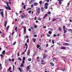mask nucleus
<instances>
[{"label": "nucleus", "instance_id": "obj_49", "mask_svg": "<svg viewBox=\"0 0 72 72\" xmlns=\"http://www.w3.org/2000/svg\"><path fill=\"white\" fill-rule=\"evenodd\" d=\"M28 13H31V11L30 10L29 11Z\"/></svg>", "mask_w": 72, "mask_h": 72}, {"label": "nucleus", "instance_id": "obj_59", "mask_svg": "<svg viewBox=\"0 0 72 72\" xmlns=\"http://www.w3.org/2000/svg\"><path fill=\"white\" fill-rule=\"evenodd\" d=\"M49 45V44H47L46 45V47H48V46Z\"/></svg>", "mask_w": 72, "mask_h": 72}, {"label": "nucleus", "instance_id": "obj_46", "mask_svg": "<svg viewBox=\"0 0 72 72\" xmlns=\"http://www.w3.org/2000/svg\"><path fill=\"white\" fill-rule=\"evenodd\" d=\"M41 64H45V62H42V63H41Z\"/></svg>", "mask_w": 72, "mask_h": 72}, {"label": "nucleus", "instance_id": "obj_39", "mask_svg": "<svg viewBox=\"0 0 72 72\" xmlns=\"http://www.w3.org/2000/svg\"><path fill=\"white\" fill-rule=\"evenodd\" d=\"M32 3H33L35 1V0H31Z\"/></svg>", "mask_w": 72, "mask_h": 72}, {"label": "nucleus", "instance_id": "obj_32", "mask_svg": "<svg viewBox=\"0 0 72 72\" xmlns=\"http://www.w3.org/2000/svg\"><path fill=\"white\" fill-rule=\"evenodd\" d=\"M23 60H25V59H26V58H25V57H23Z\"/></svg>", "mask_w": 72, "mask_h": 72}, {"label": "nucleus", "instance_id": "obj_56", "mask_svg": "<svg viewBox=\"0 0 72 72\" xmlns=\"http://www.w3.org/2000/svg\"><path fill=\"white\" fill-rule=\"evenodd\" d=\"M53 36H54V37H55L57 36V35L55 34H54Z\"/></svg>", "mask_w": 72, "mask_h": 72}, {"label": "nucleus", "instance_id": "obj_17", "mask_svg": "<svg viewBox=\"0 0 72 72\" xmlns=\"http://www.w3.org/2000/svg\"><path fill=\"white\" fill-rule=\"evenodd\" d=\"M50 64L52 66H54V64L52 62H51Z\"/></svg>", "mask_w": 72, "mask_h": 72}, {"label": "nucleus", "instance_id": "obj_12", "mask_svg": "<svg viewBox=\"0 0 72 72\" xmlns=\"http://www.w3.org/2000/svg\"><path fill=\"white\" fill-rule=\"evenodd\" d=\"M40 9L42 12H44V8L43 7H41L40 8Z\"/></svg>", "mask_w": 72, "mask_h": 72}, {"label": "nucleus", "instance_id": "obj_5", "mask_svg": "<svg viewBox=\"0 0 72 72\" xmlns=\"http://www.w3.org/2000/svg\"><path fill=\"white\" fill-rule=\"evenodd\" d=\"M63 0H58V1H59V5H61L62 4V1H63Z\"/></svg>", "mask_w": 72, "mask_h": 72}, {"label": "nucleus", "instance_id": "obj_11", "mask_svg": "<svg viewBox=\"0 0 72 72\" xmlns=\"http://www.w3.org/2000/svg\"><path fill=\"white\" fill-rule=\"evenodd\" d=\"M65 45H66V46H69V45H70V44L66 43H65Z\"/></svg>", "mask_w": 72, "mask_h": 72}, {"label": "nucleus", "instance_id": "obj_61", "mask_svg": "<svg viewBox=\"0 0 72 72\" xmlns=\"http://www.w3.org/2000/svg\"><path fill=\"white\" fill-rule=\"evenodd\" d=\"M33 4H32L31 5V8H33Z\"/></svg>", "mask_w": 72, "mask_h": 72}, {"label": "nucleus", "instance_id": "obj_58", "mask_svg": "<svg viewBox=\"0 0 72 72\" xmlns=\"http://www.w3.org/2000/svg\"><path fill=\"white\" fill-rule=\"evenodd\" d=\"M7 21H6L5 22V25H6V24H7Z\"/></svg>", "mask_w": 72, "mask_h": 72}, {"label": "nucleus", "instance_id": "obj_15", "mask_svg": "<svg viewBox=\"0 0 72 72\" xmlns=\"http://www.w3.org/2000/svg\"><path fill=\"white\" fill-rule=\"evenodd\" d=\"M38 5V3H34V6H37Z\"/></svg>", "mask_w": 72, "mask_h": 72}, {"label": "nucleus", "instance_id": "obj_42", "mask_svg": "<svg viewBox=\"0 0 72 72\" xmlns=\"http://www.w3.org/2000/svg\"><path fill=\"white\" fill-rule=\"evenodd\" d=\"M66 28V27H65V26H63V29L64 30H65V28Z\"/></svg>", "mask_w": 72, "mask_h": 72}, {"label": "nucleus", "instance_id": "obj_31", "mask_svg": "<svg viewBox=\"0 0 72 72\" xmlns=\"http://www.w3.org/2000/svg\"><path fill=\"white\" fill-rule=\"evenodd\" d=\"M52 44H54V40H52Z\"/></svg>", "mask_w": 72, "mask_h": 72}, {"label": "nucleus", "instance_id": "obj_34", "mask_svg": "<svg viewBox=\"0 0 72 72\" xmlns=\"http://www.w3.org/2000/svg\"><path fill=\"white\" fill-rule=\"evenodd\" d=\"M18 60H21V61L22 60V59L19 57V58H18Z\"/></svg>", "mask_w": 72, "mask_h": 72}, {"label": "nucleus", "instance_id": "obj_9", "mask_svg": "<svg viewBox=\"0 0 72 72\" xmlns=\"http://www.w3.org/2000/svg\"><path fill=\"white\" fill-rule=\"evenodd\" d=\"M23 28H24V32L26 33V27L25 26H23Z\"/></svg>", "mask_w": 72, "mask_h": 72}, {"label": "nucleus", "instance_id": "obj_41", "mask_svg": "<svg viewBox=\"0 0 72 72\" xmlns=\"http://www.w3.org/2000/svg\"><path fill=\"white\" fill-rule=\"evenodd\" d=\"M37 48H39V47H40V45H39V44H37Z\"/></svg>", "mask_w": 72, "mask_h": 72}, {"label": "nucleus", "instance_id": "obj_21", "mask_svg": "<svg viewBox=\"0 0 72 72\" xmlns=\"http://www.w3.org/2000/svg\"><path fill=\"white\" fill-rule=\"evenodd\" d=\"M48 5H49V4H48V3H45V6H48Z\"/></svg>", "mask_w": 72, "mask_h": 72}, {"label": "nucleus", "instance_id": "obj_48", "mask_svg": "<svg viewBox=\"0 0 72 72\" xmlns=\"http://www.w3.org/2000/svg\"><path fill=\"white\" fill-rule=\"evenodd\" d=\"M59 36H60V34H58L57 35V37H59Z\"/></svg>", "mask_w": 72, "mask_h": 72}, {"label": "nucleus", "instance_id": "obj_38", "mask_svg": "<svg viewBox=\"0 0 72 72\" xmlns=\"http://www.w3.org/2000/svg\"><path fill=\"white\" fill-rule=\"evenodd\" d=\"M24 9H26V5H25L23 7Z\"/></svg>", "mask_w": 72, "mask_h": 72}, {"label": "nucleus", "instance_id": "obj_4", "mask_svg": "<svg viewBox=\"0 0 72 72\" xmlns=\"http://www.w3.org/2000/svg\"><path fill=\"white\" fill-rule=\"evenodd\" d=\"M30 51H31V50H30V49H28V51L27 53V55H29L30 53Z\"/></svg>", "mask_w": 72, "mask_h": 72}, {"label": "nucleus", "instance_id": "obj_26", "mask_svg": "<svg viewBox=\"0 0 72 72\" xmlns=\"http://www.w3.org/2000/svg\"><path fill=\"white\" fill-rule=\"evenodd\" d=\"M17 27L16 26L15 29L16 31V32H17Z\"/></svg>", "mask_w": 72, "mask_h": 72}, {"label": "nucleus", "instance_id": "obj_37", "mask_svg": "<svg viewBox=\"0 0 72 72\" xmlns=\"http://www.w3.org/2000/svg\"><path fill=\"white\" fill-rule=\"evenodd\" d=\"M27 42L29 43V39H28L27 40Z\"/></svg>", "mask_w": 72, "mask_h": 72}, {"label": "nucleus", "instance_id": "obj_36", "mask_svg": "<svg viewBox=\"0 0 72 72\" xmlns=\"http://www.w3.org/2000/svg\"><path fill=\"white\" fill-rule=\"evenodd\" d=\"M21 17V18L22 19H24V17L23 16H22Z\"/></svg>", "mask_w": 72, "mask_h": 72}, {"label": "nucleus", "instance_id": "obj_14", "mask_svg": "<svg viewBox=\"0 0 72 72\" xmlns=\"http://www.w3.org/2000/svg\"><path fill=\"white\" fill-rule=\"evenodd\" d=\"M2 64H0V69H3V67L2 66Z\"/></svg>", "mask_w": 72, "mask_h": 72}, {"label": "nucleus", "instance_id": "obj_54", "mask_svg": "<svg viewBox=\"0 0 72 72\" xmlns=\"http://www.w3.org/2000/svg\"><path fill=\"white\" fill-rule=\"evenodd\" d=\"M41 62H44V60H41Z\"/></svg>", "mask_w": 72, "mask_h": 72}, {"label": "nucleus", "instance_id": "obj_51", "mask_svg": "<svg viewBox=\"0 0 72 72\" xmlns=\"http://www.w3.org/2000/svg\"><path fill=\"white\" fill-rule=\"evenodd\" d=\"M65 70H66V69H64L63 70H61V71H62L63 72H64V71H65Z\"/></svg>", "mask_w": 72, "mask_h": 72}, {"label": "nucleus", "instance_id": "obj_27", "mask_svg": "<svg viewBox=\"0 0 72 72\" xmlns=\"http://www.w3.org/2000/svg\"><path fill=\"white\" fill-rule=\"evenodd\" d=\"M20 67H24V65H23V64H22L21 65V66Z\"/></svg>", "mask_w": 72, "mask_h": 72}, {"label": "nucleus", "instance_id": "obj_20", "mask_svg": "<svg viewBox=\"0 0 72 72\" xmlns=\"http://www.w3.org/2000/svg\"><path fill=\"white\" fill-rule=\"evenodd\" d=\"M48 6H44V9H48Z\"/></svg>", "mask_w": 72, "mask_h": 72}, {"label": "nucleus", "instance_id": "obj_29", "mask_svg": "<svg viewBox=\"0 0 72 72\" xmlns=\"http://www.w3.org/2000/svg\"><path fill=\"white\" fill-rule=\"evenodd\" d=\"M58 30H59V31H60V32H61V30H62V29H61V28H59Z\"/></svg>", "mask_w": 72, "mask_h": 72}, {"label": "nucleus", "instance_id": "obj_63", "mask_svg": "<svg viewBox=\"0 0 72 72\" xmlns=\"http://www.w3.org/2000/svg\"><path fill=\"white\" fill-rule=\"evenodd\" d=\"M26 38H28V35H27L26 36Z\"/></svg>", "mask_w": 72, "mask_h": 72}, {"label": "nucleus", "instance_id": "obj_13", "mask_svg": "<svg viewBox=\"0 0 72 72\" xmlns=\"http://www.w3.org/2000/svg\"><path fill=\"white\" fill-rule=\"evenodd\" d=\"M18 69H19L20 72H22V69L21 68H18Z\"/></svg>", "mask_w": 72, "mask_h": 72}, {"label": "nucleus", "instance_id": "obj_30", "mask_svg": "<svg viewBox=\"0 0 72 72\" xmlns=\"http://www.w3.org/2000/svg\"><path fill=\"white\" fill-rule=\"evenodd\" d=\"M48 33L49 34H51V33H52V32H51L50 31H49L48 32Z\"/></svg>", "mask_w": 72, "mask_h": 72}, {"label": "nucleus", "instance_id": "obj_64", "mask_svg": "<svg viewBox=\"0 0 72 72\" xmlns=\"http://www.w3.org/2000/svg\"><path fill=\"white\" fill-rule=\"evenodd\" d=\"M34 36L35 37H37V35H35Z\"/></svg>", "mask_w": 72, "mask_h": 72}, {"label": "nucleus", "instance_id": "obj_28", "mask_svg": "<svg viewBox=\"0 0 72 72\" xmlns=\"http://www.w3.org/2000/svg\"><path fill=\"white\" fill-rule=\"evenodd\" d=\"M28 61H31V58H29L28 59Z\"/></svg>", "mask_w": 72, "mask_h": 72}, {"label": "nucleus", "instance_id": "obj_19", "mask_svg": "<svg viewBox=\"0 0 72 72\" xmlns=\"http://www.w3.org/2000/svg\"><path fill=\"white\" fill-rule=\"evenodd\" d=\"M47 15H48L47 14H45L44 16L43 17V19H45V18H46V17L47 16Z\"/></svg>", "mask_w": 72, "mask_h": 72}, {"label": "nucleus", "instance_id": "obj_6", "mask_svg": "<svg viewBox=\"0 0 72 72\" xmlns=\"http://www.w3.org/2000/svg\"><path fill=\"white\" fill-rule=\"evenodd\" d=\"M1 14V15L2 17L3 18H4V12L3 11L1 12H0Z\"/></svg>", "mask_w": 72, "mask_h": 72}, {"label": "nucleus", "instance_id": "obj_35", "mask_svg": "<svg viewBox=\"0 0 72 72\" xmlns=\"http://www.w3.org/2000/svg\"><path fill=\"white\" fill-rule=\"evenodd\" d=\"M15 44H16V42H15L13 44V45H15Z\"/></svg>", "mask_w": 72, "mask_h": 72}, {"label": "nucleus", "instance_id": "obj_10", "mask_svg": "<svg viewBox=\"0 0 72 72\" xmlns=\"http://www.w3.org/2000/svg\"><path fill=\"white\" fill-rule=\"evenodd\" d=\"M30 66H29L26 67V69L28 70H29V69H30Z\"/></svg>", "mask_w": 72, "mask_h": 72}, {"label": "nucleus", "instance_id": "obj_3", "mask_svg": "<svg viewBox=\"0 0 72 72\" xmlns=\"http://www.w3.org/2000/svg\"><path fill=\"white\" fill-rule=\"evenodd\" d=\"M25 46H26V50L25 51V52H26L27 51V48H28V45H27V42H26L25 44Z\"/></svg>", "mask_w": 72, "mask_h": 72}, {"label": "nucleus", "instance_id": "obj_47", "mask_svg": "<svg viewBox=\"0 0 72 72\" xmlns=\"http://www.w3.org/2000/svg\"><path fill=\"white\" fill-rule=\"evenodd\" d=\"M15 33L14 32H13L12 33V35H13Z\"/></svg>", "mask_w": 72, "mask_h": 72}, {"label": "nucleus", "instance_id": "obj_57", "mask_svg": "<svg viewBox=\"0 0 72 72\" xmlns=\"http://www.w3.org/2000/svg\"><path fill=\"white\" fill-rule=\"evenodd\" d=\"M47 36L48 37H50V35L49 34H47Z\"/></svg>", "mask_w": 72, "mask_h": 72}, {"label": "nucleus", "instance_id": "obj_52", "mask_svg": "<svg viewBox=\"0 0 72 72\" xmlns=\"http://www.w3.org/2000/svg\"><path fill=\"white\" fill-rule=\"evenodd\" d=\"M46 1L47 3H49V0H46Z\"/></svg>", "mask_w": 72, "mask_h": 72}, {"label": "nucleus", "instance_id": "obj_7", "mask_svg": "<svg viewBox=\"0 0 72 72\" xmlns=\"http://www.w3.org/2000/svg\"><path fill=\"white\" fill-rule=\"evenodd\" d=\"M61 49H62L63 50H65V49H66V47L63 46L61 48Z\"/></svg>", "mask_w": 72, "mask_h": 72}, {"label": "nucleus", "instance_id": "obj_33", "mask_svg": "<svg viewBox=\"0 0 72 72\" xmlns=\"http://www.w3.org/2000/svg\"><path fill=\"white\" fill-rule=\"evenodd\" d=\"M56 21V19H53L52 20V21Z\"/></svg>", "mask_w": 72, "mask_h": 72}, {"label": "nucleus", "instance_id": "obj_8", "mask_svg": "<svg viewBox=\"0 0 72 72\" xmlns=\"http://www.w3.org/2000/svg\"><path fill=\"white\" fill-rule=\"evenodd\" d=\"M11 69H12V67L10 66L9 68L7 69V71H10Z\"/></svg>", "mask_w": 72, "mask_h": 72}, {"label": "nucleus", "instance_id": "obj_16", "mask_svg": "<svg viewBox=\"0 0 72 72\" xmlns=\"http://www.w3.org/2000/svg\"><path fill=\"white\" fill-rule=\"evenodd\" d=\"M5 50H4L2 52V54H3V55H5Z\"/></svg>", "mask_w": 72, "mask_h": 72}, {"label": "nucleus", "instance_id": "obj_50", "mask_svg": "<svg viewBox=\"0 0 72 72\" xmlns=\"http://www.w3.org/2000/svg\"><path fill=\"white\" fill-rule=\"evenodd\" d=\"M53 61H54V60H55V59H56V58H55V57H54L53 58Z\"/></svg>", "mask_w": 72, "mask_h": 72}, {"label": "nucleus", "instance_id": "obj_2", "mask_svg": "<svg viewBox=\"0 0 72 72\" xmlns=\"http://www.w3.org/2000/svg\"><path fill=\"white\" fill-rule=\"evenodd\" d=\"M40 12V8H38V9L37 10V13L36 14V15H39V14Z\"/></svg>", "mask_w": 72, "mask_h": 72}, {"label": "nucleus", "instance_id": "obj_1", "mask_svg": "<svg viewBox=\"0 0 72 72\" xmlns=\"http://www.w3.org/2000/svg\"><path fill=\"white\" fill-rule=\"evenodd\" d=\"M6 4H7V6H8V7L7 6L5 7L6 9H8V10H11V8H10V7L9 6V3H6Z\"/></svg>", "mask_w": 72, "mask_h": 72}, {"label": "nucleus", "instance_id": "obj_25", "mask_svg": "<svg viewBox=\"0 0 72 72\" xmlns=\"http://www.w3.org/2000/svg\"><path fill=\"white\" fill-rule=\"evenodd\" d=\"M46 57V55L45 54L44 55L43 58H45Z\"/></svg>", "mask_w": 72, "mask_h": 72}, {"label": "nucleus", "instance_id": "obj_53", "mask_svg": "<svg viewBox=\"0 0 72 72\" xmlns=\"http://www.w3.org/2000/svg\"><path fill=\"white\" fill-rule=\"evenodd\" d=\"M28 31H31V29H30V28H29V29H28Z\"/></svg>", "mask_w": 72, "mask_h": 72}, {"label": "nucleus", "instance_id": "obj_24", "mask_svg": "<svg viewBox=\"0 0 72 72\" xmlns=\"http://www.w3.org/2000/svg\"><path fill=\"white\" fill-rule=\"evenodd\" d=\"M42 1H39V3L40 5H41L42 4Z\"/></svg>", "mask_w": 72, "mask_h": 72}, {"label": "nucleus", "instance_id": "obj_23", "mask_svg": "<svg viewBox=\"0 0 72 72\" xmlns=\"http://www.w3.org/2000/svg\"><path fill=\"white\" fill-rule=\"evenodd\" d=\"M69 31L70 32H71V33H72V30L71 29H70L69 30Z\"/></svg>", "mask_w": 72, "mask_h": 72}, {"label": "nucleus", "instance_id": "obj_45", "mask_svg": "<svg viewBox=\"0 0 72 72\" xmlns=\"http://www.w3.org/2000/svg\"><path fill=\"white\" fill-rule=\"evenodd\" d=\"M24 60H23L22 61V64H24Z\"/></svg>", "mask_w": 72, "mask_h": 72}, {"label": "nucleus", "instance_id": "obj_55", "mask_svg": "<svg viewBox=\"0 0 72 72\" xmlns=\"http://www.w3.org/2000/svg\"><path fill=\"white\" fill-rule=\"evenodd\" d=\"M8 60H9V61H10V62L12 61V60L10 58H9L8 59Z\"/></svg>", "mask_w": 72, "mask_h": 72}, {"label": "nucleus", "instance_id": "obj_60", "mask_svg": "<svg viewBox=\"0 0 72 72\" xmlns=\"http://www.w3.org/2000/svg\"><path fill=\"white\" fill-rule=\"evenodd\" d=\"M10 37H11V36L10 35L9 36V38H10V40H11V39L10 38Z\"/></svg>", "mask_w": 72, "mask_h": 72}, {"label": "nucleus", "instance_id": "obj_18", "mask_svg": "<svg viewBox=\"0 0 72 72\" xmlns=\"http://www.w3.org/2000/svg\"><path fill=\"white\" fill-rule=\"evenodd\" d=\"M64 33H66V32H67V30L66 29H64Z\"/></svg>", "mask_w": 72, "mask_h": 72}, {"label": "nucleus", "instance_id": "obj_44", "mask_svg": "<svg viewBox=\"0 0 72 72\" xmlns=\"http://www.w3.org/2000/svg\"><path fill=\"white\" fill-rule=\"evenodd\" d=\"M30 28L32 30H33V28L32 26H31L30 27Z\"/></svg>", "mask_w": 72, "mask_h": 72}, {"label": "nucleus", "instance_id": "obj_40", "mask_svg": "<svg viewBox=\"0 0 72 72\" xmlns=\"http://www.w3.org/2000/svg\"><path fill=\"white\" fill-rule=\"evenodd\" d=\"M36 39H34L33 40V42H35V41H36Z\"/></svg>", "mask_w": 72, "mask_h": 72}, {"label": "nucleus", "instance_id": "obj_62", "mask_svg": "<svg viewBox=\"0 0 72 72\" xmlns=\"http://www.w3.org/2000/svg\"><path fill=\"white\" fill-rule=\"evenodd\" d=\"M14 59H12V62H14Z\"/></svg>", "mask_w": 72, "mask_h": 72}, {"label": "nucleus", "instance_id": "obj_43", "mask_svg": "<svg viewBox=\"0 0 72 72\" xmlns=\"http://www.w3.org/2000/svg\"><path fill=\"white\" fill-rule=\"evenodd\" d=\"M13 71H14V65H13Z\"/></svg>", "mask_w": 72, "mask_h": 72}, {"label": "nucleus", "instance_id": "obj_22", "mask_svg": "<svg viewBox=\"0 0 72 72\" xmlns=\"http://www.w3.org/2000/svg\"><path fill=\"white\" fill-rule=\"evenodd\" d=\"M9 28V26H8L6 28L7 31H8V30Z\"/></svg>", "mask_w": 72, "mask_h": 72}]
</instances>
